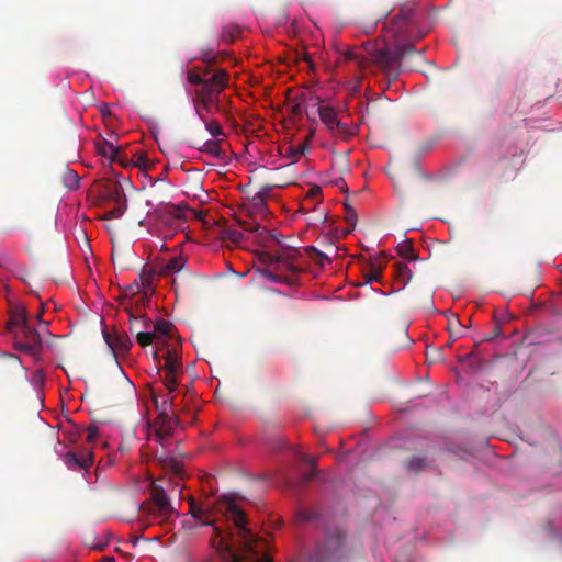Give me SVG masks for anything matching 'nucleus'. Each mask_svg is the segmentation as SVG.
<instances>
[{"instance_id": "1", "label": "nucleus", "mask_w": 562, "mask_h": 562, "mask_svg": "<svg viewBox=\"0 0 562 562\" xmlns=\"http://www.w3.org/2000/svg\"><path fill=\"white\" fill-rule=\"evenodd\" d=\"M218 510L234 522L243 543L244 554L232 553V562H272L271 557L262 552L267 542L247 528L246 515L235 503L224 501L218 504Z\"/></svg>"}, {"instance_id": "2", "label": "nucleus", "mask_w": 562, "mask_h": 562, "mask_svg": "<svg viewBox=\"0 0 562 562\" xmlns=\"http://www.w3.org/2000/svg\"><path fill=\"white\" fill-rule=\"evenodd\" d=\"M411 48L412 46L396 45L394 52H389L384 47H378L375 43H368L361 48L353 47L341 52V60L352 61L360 69L374 63L383 70L391 71L401 64L405 53Z\"/></svg>"}, {"instance_id": "3", "label": "nucleus", "mask_w": 562, "mask_h": 562, "mask_svg": "<svg viewBox=\"0 0 562 562\" xmlns=\"http://www.w3.org/2000/svg\"><path fill=\"white\" fill-rule=\"evenodd\" d=\"M212 81V85L200 87L194 91V109L202 121H204V116L201 114V109L205 110L206 112L220 110L218 94L226 88L228 83L227 71L222 68L216 69L213 72Z\"/></svg>"}, {"instance_id": "4", "label": "nucleus", "mask_w": 562, "mask_h": 562, "mask_svg": "<svg viewBox=\"0 0 562 562\" xmlns=\"http://www.w3.org/2000/svg\"><path fill=\"white\" fill-rule=\"evenodd\" d=\"M345 540L346 535L340 528H327L323 541L317 544L314 554L311 557V562L339 560L345 552Z\"/></svg>"}, {"instance_id": "5", "label": "nucleus", "mask_w": 562, "mask_h": 562, "mask_svg": "<svg viewBox=\"0 0 562 562\" xmlns=\"http://www.w3.org/2000/svg\"><path fill=\"white\" fill-rule=\"evenodd\" d=\"M414 3H404L400 12L390 21V24L387 26V32L391 33V35L395 38L396 43L394 45V48L392 50L387 49L389 52H394L396 48V45H404V46H412L411 49H408L406 54L415 52L413 44H404L401 43V41H404L409 35V30L414 23Z\"/></svg>"}, {"instance_id": "6", "label": "nucleus", "mask_w": 562, "mask_h": 562, "mask_svg": "<svg viewBox=\"0 0 562 562\" xmlns=\"http://www.w3.org/2000/svg\"><path fill=\"white\" fill-rule=\"evenodd\" d=\"M13 336L14 347L20 352L37 356L42 351V337L37 329L26 325L11 333Z\"/></svg>"}, {"instance_id": "7", "label": "nucleus", "mask_w": 562, "mask_h": 562, "mask_svg": "<svg viewBox=\"0 0 562 562\" xmlns=\"http://www.w3.org/2000/svg\"><path fill=\"white\" fill-rule=\"evenodd\" d=\"M150 499L153 502L151 515L160 521L169 519L175 509L162 486L153 483L150 486Z\"/></svg>"}, {"instance_id": "8", "label": "nucleus", "mask_w": 562, "mask_h": 562, "mask_svg": "<svg viewBox=\"0 0 562 562\" xmlns=\"http://www.w3.org/2000/svg\"><path fill=\"white\" fill-rule=\"evenodd\" d=\"M154 402L156 404V407L160 409L159 418L161 419L160 427L156 430V440L164 445L165 440L172 436L173 426L176 424V420H173L169 415L168 411L172 407V400L167 398L161 402V404L158 403V400L154 396Z\"/></svg>"}, {"instance_id": "9", "label": "nucleus", "mask_w": 562, "mask_h": 562, "mask_svg": "<svg viewBox=\"0 0 562 562\" xmlns=\"http://www.w3.org/2000/svg\"><path fill=\"white\" fill-rule=\"evenodd\" d=\"M103 337L114 355H124L132 347V341L125 333L114 331L110 334L103 330Z\"/></svg>"}, {"instance_id": "10", "label": "nucleus", "mask_w": 562, "mask_h": 562, "mask_svg": "<svg viewBox=\"0 0 562 562\" xmlns=\"http://www.w3.org/2000/svg\"><path fill=\"white\" fill-rule=\"evenodd\" d=\"M29 325V313L23 304H16L10 310V319L7 323V330L12 333Z\"/></svg>"}, {"instance_id": "11", "label": "nucleus", "mask_w": 562, "mask_h": 562, "mask_svg": "<svg viewBox=\"0 0 562 562\" xmlns=\"http://www.w3.org/2000/svg\"><path fill=\"white\" fill-rule=\"evenodd\" d=\"M301 252L297 249H288L280 254V263L285 265L293 276L301 273L304 268L300 265Z\"/></svg>"}, {"instance_id": "12", "label": "nucleus", "mask_w": 562, "mask_h": 562, "mask_svg": "<svg viewBox=\"0 0 562 562\" xmlns=\"http://www.w3.org/2000/svg\"><path fill=\"white\" fill-rule=\"evenodd\" d=\"M211 71L207 68H204L201 71L200 68L189 69L187 71V80L191 85L199 86V88L204 87L213 83V74L209 77Z\"/></svg>"}, {"instance_id": "13", "label": "nucleus", "mask_w": 562, "mask_h": 562, "mask_svg": "<svg viewBox=\"0 0 562 562\" xmlns=\"http://www.w3.org/2000/svg\"><path fill=\"white\" fill-rule=\"evenodd\" d=\"M161 467L173 474L176 477L184 479V465L183 463L172 456H166L159 458Z\"/></svg>"}, {"instance_id": "14", "label": "nucleus", "mask_w": 562, "mask_h": 562, "mask_svg": "<svg viewBox=\"0 0 562 562\" xmlns=\"http://www.w3.org/2000/svg\"><path fill=\"white\" fill-rule=\"evenodd\" d=\"M97 151L104 158H109L111 161H119L122 166H127L125 160L119 157V147H115L112 143L103 139L97 144Z\"/></svg>"}, {"instance_id": "15", "label": "nucleus", "mask_w": 562, "mask_h": 562, "mask_svg": "<svg viewBox=\"0 0 562 562\" xmlns=\"http://www.w3.org/2000/svg\"><path fill=\"white\" fill-rule=\"evenodd\" d=\"M189 513L200 520L202 526H214V520L210 519L209 509L199 506L193 498L189 499Z\"/></svg>"}, {"instance_id": "16", "label": "nucleus", "mask_w": 562, "mask_h": 562, "mask_svg": "<svg viewBox=\"0 0 562 562\" xmlns=\"http://www.w3.org/2000/svg\"><path fill=\"white\" fill-rule=\"evenodd\" d=\"M260 274L274 282V283H285V284H293L294 279L292 277H286L284 274L279 273V269L277 267H270L259 270Z\"/></svg>"}, {"instance_id": "17", "label": "nucleus", "mask_w": 562, "mask_h": 562, "mask_svg": "<svg viewBox=\"0 0 562 562\" xmlns=\"http://www.w3.org/2000/svg\"><path fill=\"white\" fill-rule=\"evenodd\" d=\"M186 265V260L181 256L170 258L166 263H164L160 268V276H169L177 272H180Z\"/></svg>"}, {"instance_id": "18", "label": "nucleus", "mask_w": 562, "mask_h": 562, "mask_svg": "<svg viewBox=\"0 0 562 562\" xmlns=\"http://www.w3.org/2000/svg\"><path fill=\"white\" fill-rule=\"evenodd\" d=\"M153 334H155L156 339H167L172 337L173 325L165 319H158L154 325Z\"/></svg>"}, {"instance_id": "19", "label": "nucleus", "mask_w": 562, "mask_h": 562, "mask_svg": "<svg viewBox=\"0 0 562 562\" xmlns=\"http://www.w3.org/2000/svg\"><path fill=\"white\" fill-rule=\"evenodd\" d=\"M130 317V331L136 334L138 330L150 329L151 322L144 315L134 316L132 312L128 313Z\"/></svg>"}, {"instance_id": "20", "label": "nucleus", "mask_w": 562, "mask_h": 562, "mask_svg": "<svg viewBox=\"0 0 562 562\" xmlns=\"http://www.w3.org/2000/svg\"><path fill=\"white\" fill-rule=\"evenodd\" d=\"M321 121L327 126L329 131L334 128L335 123L339 121L336 111L330 106H321L318 109Z\"/></svg>"}, {"instance_id": "21", "label": "nucleus", "mask_w": 562, "mask_h": 562, "mask_svg": "<svg viewBox=\"0 0 562 562\" xmlns=\"http://www.w3.org/2000/svg\"><path fill=\"white\" fill-rule=\"evenodd\" d=\"M394 277L401 286H404L412 279V272L405 262H396L394 265Z\"/></svg>"}, {"instance_id": "22", "label": "nucleus", "mask_w": 562, "mask_h": 562, "mask_svg": "<svg viewBox=\"0 0 562 562\" xmlns=\"http://www.w3.org/2000/svg\"><path fill=\"white\" fill-rule=\"evenodd\" d=\"M335 136H338V137H341V138H349L350 136H352L356 132L355 130L349 126L346 122H342L341 120H339L338 122L335 123V126L334 128H331L330 131Z\"/></svg>"}, {"instance_id": "23", "label": "nucleus", "mask_w": 562, "mask_h": 562, "mask_svg": "<svg viewBox=\"0 0 562 562\" xmlns=\"http://www.w3.org/2000/svg\"><path fill=\"white\" fill-rule=\"evenodd\" d=\"M181 368V362L175 351L167 350L165 356L164 371H176L178 372Z\"/></svg>"}, {"instance_id": "24", "label": "nucleus", "mask_w": 562, "mask_h": 562, "mask_svg": "<svg viewBox=\"0 0 562 562\" xmlns=\"http://www.w3.org/2000/svg\"><path fill=\"white\" fill-rule=\"evenodd\" d=\"M61 179L65 187H67L69 190L78 188L80 181V178L77 175V172L71 169H65Z\"/></svg>"}, {"instance_id": "25", "label": "nucleus", "mask_w": 562, "mask_h": 562, "mask_svg": "<svg viewBox=\"0 0 562 562\" xmlns=\"http://www.w3.org/2000/svg\"><path fill=\"white\" fill-rule=\"evenodd\" d=\"M304 250H305L306 255L312 260H314L316 263H318L319 266H323L325 262H329L330 261L329 257L326 254L317 250L313 246H308Z\"/></svg>"}, {"instance_id": "26", "label": "nucleus", "mask_w": 562, "mask_h": 562, "mask_svg": "<svg viewBox=\"0 0 562 562\" xmlns=\"http://www.w3.org/2000/svg\"><path fill=\"white\" fill-rule=\"evenodd\" d=\"M243 238L244 234L238 229L227 227L222 231V239L229 240L235 245L240 244Z\"/></svg>"}, {"instance_id": "27", "label": "nucleus", "mask_w": 562, "mask_h": 562, "mask_svg": "<svg viewBox=\"0 0 562 562\" xmlns=\"http://www.w3.org/2000/svg\"><path fill=\"white\" fill-rule=\"evenodd\" d=\"M398 255L407 261H416L418 256L415 254L412 244L404 243L397 247Z\"/></svg>"}, {"instance_id": "28", "label": "nucleus", "mask_w": 562, "mask_h": 562, "mask_svg": "<svg viewBox=\"0 0 562 562\" xmlns=\"http://www.w3.org/2000/svg\"><path fill=\"white\" fill-rule=\"evenodd\" d=\"M406 467L411 472H419L427 467L425 457L414 456L407 462Z\"/></svg>"}, {"instance_id": "29", "label": "nucleus", "mask_w": 562, "mask_h": 562, "mask_svg": "<svg viewBox=\"0 0 562 562\" xmlns=\"http://www.w3.org/2000/svg\"><path fill=\"white\" fill-rule=\"evenodd\" d=\"M272 187L266 186L260 189L252 198V203L257 207H263L266 205V200L270 195Z\"/></svg>"}, {"instance_id": "30", "label": "nucleus", "mask_w": 562, "mask_h": 562, "mask_svg": "<svg viewBox=\"0 0 562 562\" xmlns=\"http://www.w3.org/2000/svg\"><path fill=\"white\" fill-rule=\"evenodd\" d=\"M64 461L69 470L79 471L82 469V463L79 462V456L75 452L68 451L64 456Z\"/></svg>"}, {"instance_id": "31", "label": "nucleus", "mask_w": 562, "mask_h": 562, "mask_svg": "<svg viewBox=\"0 0 562 562\" xmlns=\"http://www.w3.org/2000/svg\"><path fill=\"white\" fill-rule=\"evenodd\" d=\"M239 30L238 26L234 24L225 25L222 30V41L225 43H232L235 41L236 36L238 35Z\"/></svg>"}, {"instance_id": "32", "label": "nucleus", "mask_w": 562, "mask_h": 562, "mask_svg": "<svg viewBox=\"0 0 562 562\" xmlns=\"http://www.w3.org/2000/svg\"><path fill=\"white\" fill-rule=\"evenodd\" d=\"M177 372L176 371H165V375L162 378V382L168 390L169 394L173 393L177 389Z\"/></svg>"}, {"instance_id": "33", "label": "nucleus", "mask_w": 562, "mask_h": 562, "mask_svg": "<svg viewBox=\"0 0 562 562\" xmlns=\"http://www.w3.org/2000/svg\"><path fill=\"white\" fill-rule=\"evenodd\" d=\"M203 150L205 153L213 155L214 157H217V158H221L223 156V151L221 149L218 140H212V139L206 140L203 145Z\"/></svg>"}, {"instance_id": "34", "label": "nucleus", "mask_w": 562, "mask_h": 562, "mask_svg": "<svg viewBox=\"0 0 562 562\" xmlns=\"http://www.w3.org/2000/svg\"><path fill=\"white\" fill-rule=\"evenodd\" d=\"M364 284H369L372 282H380L382 278L381 267L372 266L369 271L364 272Z\"/></svg>"}, {"instance_id": "35", "label": "nucleus", "mask_w": 562, "mask_h": 562, "mask_svg": "<svg viewBox=\"0 0 562 562\" xmlns=\"http://www.w3.org/2000/svg\"><path fill=\"white\" fill-rule=\"evenodd\" d=\"M145 330L146 331L138 330L136 333V340L142 347L149 346L155 339V334H153V331H149V329Z\"/></svg>"}, {"instance_id": "36", "label": "nucleus", "mask_w": 562, "mask_h": 562, "mask_svg": "<svg viewBox=\"0 0 562 562\" xmlns=\"http://www.w3.org/2000/svg\"><path fill=\"white\" fill-rule=\"evenodd\" d=\"M284 150L285 153L283 155L291 160V164L296 162L299 158L304 154V147L302 146H288Z\"/></svg>"}, {"instance_id": "37", "label": "nucleus", "mask_w": 562, "mask_h": 562, "mask_svg": "<svg viewBox=\"0 0 562 562\" xmlns=\"http://www.w3.org/2000/svg\"><path fill=\"white\" fill-rule=\"evenodd\" d=\"M239 224L245 231L250 232V233H257V234L261 235L262 233L267 232V229L265 227H261L258 223L243 221V222H239Z\"/></svg>"}, {"instance_id": "38", "label": "nucleus", "mask_w": 562, "mask_h": 562, "mask_svg": "<svg viewBox=\"0 0 562 562\" xmlns=\"http://www.w3.org/2000/svg\"><path fill=\"white\" fill-rule=\"evenodd\" d=\"M261 261L267 263L270 267H277V269L280 268V255L276 256L269 252H265L261 255Z\"/></svg>"}, {"instance_id": "39", "label": "nucleus", "mask_w": 562, "mask_h": 562, "mask_svg": "<svg viewBox=\"0 0 562 562\" xmlns=\"http://www.w3.org/2000/svg\"><path fill=\"white\" fill-rule=\"evenodd\" d=\"M79 456V462L82 463V469H88L93 463V453L90 450H82Z\"/></svg>"}, {"instance_id": "40", "label": "nucleus", "mask_w": 562, "mask_h": 562, "mask_svg": "<svg viewBox=\"0 0 562 562\" xmlns=\"http://www.w3.org/2000/svg\"><path fill=\"white\" fill-rule=\"evenodd\" d=\"M301 458L303 462H305L311 468L310 473L306 474V481H310L316 475V461L314 458L307 454H303Z\"/></svg>"}, {"instance_id": "41", "label": "nucleus", "mask_w": 562, "mask_h": 562, "mask_svg": "<svg viewBox=\"0 0 562 562\" xmlns=\"http://www.w3.org/2000/svg\"><path fill=\"white\" fill-rule=\"evenodd\" d=\"M205 128L210 132L213 137H217L223 134L221 125L216 121L207 122L204 119Z\"/></svg>"}, {"instance_id": "42", "label": "nucleus", "mask_w": 562, "mask_h": 562, "mask_svg": "<svg viewBox=\"0 0 562 562\" xmlns=\"http://www.w3.org/2000/svg\"><path fill=\"white\" fill-rule=\"evenodd\" d=\"M463 326L462 324L460 323L459 318L457 315H453L451 319H449V323H448V329L450 330L451 334H457L459 335L458 330L457 329H461Z\"/></svg>"}, {"instance_id": "43", "label": "nucleus", "mask_w": 562, "mask_h": 562, "mask_svg": "<svg viewBox=\"0 0 562 562\" xmlns=\"http://www.w3.org/2000/svg\"><path fill=\"white\" fill-rule=\"evenodd\" d=\"M321 193H322V189L321 187L318 186H313L312 188L308 189V191L306 192V199H310V200H313V201H318L319 200V196H321Z\"/></svg>"}, {"instance_id": "44", "label": "nucleus", "mask_w": 562, "mask_h": 562, "mask_svg": "<svg viewBox=\"0 0 562 562\" xmlns=\"http://www.w3.org/2000/svg\"><path fill=\"white\" fill-rule=\"evenodd\" d=\"M142 288H143L142 302L144 304L146 301H148L149 293L151 291V281L149 279H146L145 281L142 282Z\"/></svg>"}, {"instance_id": "45", "label": "nucleus", "mask_w": 562, "mask_h": 562, "mask_svg": "<svg viewBox=\"0 0 562 562\" xmlns=\"http://www.w3.org/2000/svg\"><path fill=\"white\" fill-rule=\"evenodd\" d=\"M346 207V221L351 224L352 226L356 225L357 221V213L356 211L348 204L345 205Z\"/></svg>"}, {"instance_id": "46", "label": "nucleus", "mask_w": 562, "mask_h": 562, "mask_svg": "<svg viewBox=\"0 0 562 562\" xmlns=\"http://www.w3.org/2000/svg\"><path fill=\"white\" fill-rule=\"evenodd\" d=\"M99 436V430L95 426H90L88 429H87V441L92 443L95 441V439L98 438Z\"/></svg>"}, {"instance_id": "47", "label": "nucleus", "mask_w": 562, "mask_h": 562, "mask_svg": "<svg viewBox=\"0 0 562 562\" xmlns=\"http://www.w3.org/2000/svg\"><path fill=\"white\" fill-rule=\"evenodd\" d=\"M125 212V206H116L108 212V217L110 218H119L121 217Z\"/></svg>"}, {"instance_id": "48", "label": "nucleus", "mask_w": 562, "mask_h": 562, "mask_svg": "<svg viewBox=\"0 0 562 562\" xmlns=\"http://www.w3.org/2000/svg\"><path fill=\"white\" fill-rule=\"evenodd\" d=\"M202 60L207 65H213L217 61V57L211 52H204L202 53Z\"/></svg>"}, {"instance_id": "49", "label": "nucleus", "mask_w": 562, "mask_h": 562, "mask_svg": "<svg viewBox=\"0 0 562 562\" xmlns=\"http://www.w3.org/2000/svg\"><path fill=\"white\" fill-rule=\"evenodd\" d=\"M501 334H502L501 326L496 325L494 327L493 331L488 336L483 338V341H493L495 338L499 337Z\"/></svg>"}, {"instance_id": "50", "label": "nucleus", "mask_w": 562, "mask_h": 562, "mask_svg": "<svg viewBox=\"0 0 562 562\" xmlns=\"http://www.w3.org/2000/svg\"><path fill=\"white\" fill-rule=\"evenodd\" d=\"M372 266H380L381 267V273L383 272L384 267L386 266V260L383 256L376 257L370 262V268Z\"/></svg>"}, {"instance_id": "51", "label": "nucleus", "mask_w": 562, "mask_h": 562, "mask_svg": "<svg viewBox=\"0 0 562 562\" xmlns=\"http://www.w3.org/2000/svg\"><path fill=\"white\" fill-rule=\"evenodd\" d=\"M135 165L138 167L147 168V156L144 151L137 155Z\"/></svg>"}, {"instance_id": "52", "label": "nucleus", "mask_w": 562, "mask_h": 562, "mask_svg": "<svg viewBox=\"0 0 562 562\" xmlns=\"http://www.w3.org/2000/svg\"><path fill=\"white\" fill-rule=\"evenodd\" d=\"M43 314H44V306L42 305L41 310H40V311L37 312V314H36V319H37L41 324H43V325H44V327H45V329H46V328H47V326H48V323L43 322V319H42Z\"/></svg>"}, {"instance_id": "53", "label": "nucleus", "mask_w": 562, "mask_h": 562, "mask_svg": "<svg viewBox=\"0 0 562 562\" xmlns=\"http://www.w3.org/2000/svg\"><path fill=\"white\" fill-rule=\"evenodd\" d=\"M214 531L216 532L218 539V544L222 546L224 543V537L222 536V531L218 527H214Z\"/></svg>"}, {"instance_id": "54", "label": "nucleus", "mask_w": 562, "mask_h": 562, "mask_svg": "<svg viewBox=\"0 0 562 562\" xmlns=\"http://www.w3.org/2000/svg\"><path fill=\"white\" fill-rule=\"evenodd\" d=\"M292 111H293V113H295V114H301V113H302V108H301V105H300V104H296V105H294V106H293V110H292Z\"/></svg>"}, {"instance_id": "55", "label": "nucleus", "mask_w": 562, "mask_h": 562, "mask_svg": "<svg viewBox=\"0 0 562 562\" xmlns=\"http://www.w3.org/2000/svg\"><path fill=\"white\" fill-rule=\"evenodd\" d=\"M285 271H289V270L286 269V266H285V265H280L279 273L283 274Z\"/></svg>"}, {"instance_id": "56", "label": "nucleus", "mask_w": 562, "mask_h": 562, "mask_svg": "<svg viewBox=\"0 0 562 562\" xmlns=\"http://www.w3.org/2000/svg\"><path fill=\"white\" fill-rule=\"evenodd\" d=\"M102 562H114V558L112 557H103Z\"/></svg>"}, {"instance_id": "57", "label": "nucleus", "mask_w": 562, "mask_h": 562, "mask_svg": "<svg viewBox=\"0 0 562 562\" xmlns=\"http://www.w3.org/2000/svg\"><path fill=\"white\" fill-rule=\"evenodd\" d=\"M284 443L279 439L278 443L276 445V449H282Z\"/></svg>"}, {"instance_id": "58", "label": "nucleus", "mask_w": 562, "mask_h": 562, "mask_svg": "<svg viewBox=\"0 0 562 562\" xmlns=\"http://www.w3.org/2000/svg\"><path fill=\"white\" fill-rule=\"evenodd\" d=\"M135 288H136L137 291H139L140 286L138 284H135Z\"/></svg>"}]
</instances>
